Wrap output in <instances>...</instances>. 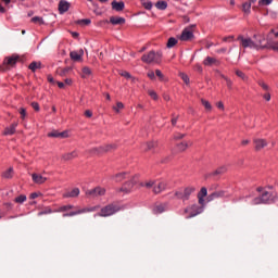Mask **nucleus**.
<instances>
[{
  "instance_id": "31",
  "label": "nucleus",
  "mask_w": 278,
  "mask_h": 278,
  "mask_svg": "<svg viewBox=\"0 0 278 278\" xmlns=\"http://www.w3.org/2000/svg\"><path fill=\"white\" fill-rule=\"evenodd\" d=\"M71 71H73V67H65V68L58 70L56 73L58 75H60V77H66V75H68Z\"/></svg>"
},
{
  "instance_id": "35",
  "label": "nucleus",
  "mask_w": 278,
  "mask_h": 278,
  "mask_svg": "<svg viewBox=\"0 0 278 278\" xmlns=\"http://www.w3.org/2000/svg\"><path fill=\"white\" fill-rule=\"evenodd\" d=\"M70 58H71V60H73L74 62H79V61H81V54H78L77 51H72V52L70 53Z\"/></svg>"
},
{
  "instance_id": "50",
  "label": "nucleus",
  "mask_w": 278,
  "mask_h": 278,
  "mask_svg": "<svg viewBox=\"0 0 278 278\" xmlns=\"http://www.w3.org/2000/svg\"><path fill=\"white\" fill-rule=\"evenodd\" d=\"M198 197H202V198L207 197V188L206 187H202L200 192L198 193Z\"/></svg>"
},
{
  "instance_id": "42",
  "label": "nucleus",
  "mask_w": 278,
  "mask_h": 278,
  "mask_svg": "<svg viewBox=\"0 0 278 278\" xmlns=\"http://www.w3.org/2000/svg\"><path fill=\"white\" fill-rule=\"evenodd\" d=\"M121 77H125V79H134V76L127 71H121L119 72Z\"/></svg>"
},
{
  "instance_id": "36",
  "label": "nucleus",
  "mask_w": 278,
  "mask_h": 278,
  "mask_svg": "<svg viewBox=\"0 0 278 278\" xmlns=\"http://www.w3.org/2000/svg\"><path fill=\"white\" fill-rule=\"evenodd\" d=\"M155 8H157V10H166L168 8V3L166 1H157Z\"/></svg>"
},
{
  "instance_id": "20",
  "label": "nucleus",
  "mask_w": 278,
  "mask_h": 278,
  "mask_svg": "<svg viewBox=\"0 0 278 278\" xmlns=\"http://www.w3.org/2000/svg\"><path fill=\"white\" fill-rule=\"evenodd\" d=\"M112 10H115V12H123L125 10V2L123 1H116L114 0L112 3Z\"/></svg>"
},
{
  "instance_id": "7",
  "label": "nucleus",
  "mask_w": 278,
  "mask_h": 278,
  "mask_svg": "<svg viewBox=\"0 0 278 278\" xmlns=\"http://www.w3.org/2000/svg\"><path fill=\"white\" fill-rule=\"evenodd\" d=\"M138 184V175L131 177L130 180L123 184L122 188L119 189L121 192H125V194H129L131 190H134V186Z\"/></svg>"
},
{
  "instance_id": "41",
  "label": "nucleus",
  "mask_w": 278,
  "mask_h": 278,
  "mask_svg": "<svg viewBox=\"0 0 278 278\" xmlns=\"http://www.w3.org/2000/svg\"><path fill=\"white\" fill-rule=\"evenodd\" d=\"M73 205L71 204H67V205H63V206H60L59 208H56V212H68V210H73Z\"/></svg>"
},
{
  "instance_id": "33",
  "label": "nucleus",
  "mask_w": 278,
  "mask_h": 278,
  "mask_svg": "<svg viewBox=\"0 0 278 278\" xmlns=\"http://www.w3.org/2000/svg\"><path fill=\"white\" fill-rule=\"evenodd\" d=\"M201 103H202L203 108L206 110V112H212L213 106H212V103H210V101L202 98Z\"/></svg>"
},
{
  "instance_id": "10",
  "label": "nucleus",
  "mask_w": 278,
  "mask_h": 278,
  "mask_svg": "<svg viewBox=\"0 0 278 278\" xmlns=\"http://www.w3.org/2000/svg\"><path fill=\"white\" fill-rule=\"evenodd\" d=\"M254 151L260 152L262 149H266L268 147V141L263 138H254L253 139Z\"/></svg>"
},
{
  "instance_id": "47",
  "label": "nucleus",
  "mask_w": 278,
  "mask_h": 278,
  "mask_svg": "<svg viewBox=\"0 0 278 278\" xmlns=\"http://www.w3.org/2000/svg\"><path fill=\"white\" fill-rule=\"evenodd\" d=\"M144 186L148 190H151V188H155V180H147Z\"/></svg>"
},
{
  "instance_id": "40",
  "label": "nucleus",
  "mask_w": 278,
  "mask_h": 278,
  "mask_svg": "<svg viewBox=\"0 0 278 278\" xmlns=\"http://www.w3.org/2000/svg\"><path fill=\"white\" fill-rule=\"evenodd\" d=\"M25 201H27V195L25 194H21L14 199V202L20 204L25 203Z\"/></svg>"
},
{
  "instance_id": "46",
  "label": "nucleus",
  "mask_w": 278,
  "mask_h": 278,
  "mask_svg": "<svg viewBox=\"0 0 278 278\" xmlns=\"http://www.w3.org/2000/svg\"><path fill=\"white\" fill-rule=\"evenodd\" d=\"M148 94H149V97H151V99H153V101H157V99H160V97L157 96V92H155V90H149Z\"/></svg>"
},
{
  "instance_id": "17",
  "label": "nucleus",
  "mask_w": 278,
  "mask_h": 278,
  "mask_svg": "<svg viewBox=\"0 0 278 278\" xmlns=\"http://www.w3.org/2000/svg\"><path fill=\"white\" fill-rule=\"evenodd\" d=\"M194 192H197L195 187H192V186L186 187L182 192L184 201H190V195Z\"/></svg>"
},
{
  "instance_id": "25",
  "label": "nucleus",
  "mask_w": 278,
  "mask_h": 278,
  "mask_svg": "<svg viewBox=\"0 0 278 278\" xmlns=\"http://www.w3.org/2000/svg\"><path fill=\"white\" fill-rule=\"evenodd\" d=\"M176 147L180 153H184L188 147H192V141H181L180 143H177Z\"/></svg>"
},
{
  "instance_id": "38",
  "label": "nucleus",
  "mask_w": 278,
  "mask_h": 278,
  "mask_svg": "<svg viewBox=\"0 0 278 278\" xmlns=\"http://www.w3.org/2000/svg\"><path fill=\"white\" fill-rule=\"evenodd\" d=\"M141 5H143L146 10H151V8H153V2L150 0H141Z\"/></svg>"
},
{
  "instance_id": "12",
  "label": "nucleus",
  "mask_w": 278,
  "mask_h": 278,
  "mask_svg": "<svg viewBox=\"0 0 278 278\" xmlns=\"http://www.w3.org/2000/svg\"><path fill=\"white\" fill-rule=\"evenodd\" d=\"M227 173V166H220L214 172L206 174L205 179H210V177H214L215 181L218 180V176L225 175Z\"/></svg>"
},
{
  "instance_id": "60",
  "label": "nucleus",
  "mask_w": 278,
  "mask_h": 278,
  "mask_svg": "<svg viewBox=\"0 0 278 278\" xmlns=\"http://www.w3.org/2000/svg\"><path fill=\"white\" fill-rule=\"evenodd\" d=\"M225 81H226L227 88L229 90H231V88L233 86V81H231V79H229V78H225Z\"/></svg>"
},
{
  "instance_id": "9",
  "label": "nucleus",
  "mask_w": 278,
  "mask_h": 278,
  "mask_svg": "<svg viewBox=\"0 0 278 278\" xmlns=\"http://www.w3.org/2000/svg\"><path fill=\"white\" fill-rule=\"evenodd\" d=\"M231 197L230 194H227V191L225 190H219V191H214L211 193L206 200L210 203L211 201H215V199H229Z\"/></svg>"
},
{
  "instance_id": "30",
  "label": "nucleus",
  "mask_w": 278,
  "mask_h": 278,
  "mask_svg": "<svg viewBox=\"0 0 278 278\" xmlns=\"http://www.w3.org/2000/svg\"><path fill=\"white\" fill-rule=\"evenodd\" d=\"M89 153H91L92 155H103L104 151H103V146H100L98 148H92Z\"/></svg>"
},
{
  "instance_id": "62",
  "label": "nucleus",
  "mask_w": 278,
  "mask_h": 278,
  "mask_svg": "<svg viewBox=\"0 0 278 278\" xmlns=\"http://www.w3.org/2000/svg\"><path fill=\"white\" fill-rule=\"evenodd\" d=\"M52 213H53V211H52L51 208H48V210H46V211L39 212V213H38V216H42V215H45V214H52Z\"/></svg>"
},
{
  "instance_id": "44",
  "label": "nucleus",
  "mask_w": 278,
  "mask_h": 278,
  "mask_svg": "<svg viewBox=\"0 0 278 278\" xmlns=\"http://www.w3.org/2000/svg\"><path fill=\"white\" fill-rule=\"evenodd\" d=\"M90 75H92V71L90 70V67L88 66L83 67V77H88Z\"/></svg>"
},
{
  "instance_id": "18",
  "label": "nucleus",
  "mask_w": 278,
  "mask_h": 278,
  "mask_svg": "<svg viewBox=\"0 0 278 278\" xmlns=\"http://www.w3.org/2000/svg\"><path fill=\"white\" fill-rule=\"evenodd\" d=\"M48 138H68V130H64L62 132L52 130L48 134Z\"/></svg>"
},
{
  "instance_id": "45",
  "label": "nucleus",
  "mask_w": 278,
  "mask_h": 278,
  "mask_svg": "<svg viewBox=\"0 0 278 278\" xmlns=\"http://www.w3.org/2000/svg\"><path fill=\"white\" fill-rule=\"evenodd\" d=\"M30 21L31 23H38L39 25H45V20H42V17L40 16H35Z\"/></svg>"
},
{
  "instance_id": "5",
  "label": "nucleus",
  "mask_w": 278,
  "mask_h": 278,
  "mask_svg": "<svg viewBox=\"0 0 278 278\" xmlns=\"http://www.w3.org/2000/svg\"><path fill=\"white\" fill-rule=\"evenodd\" d=\"M278 195L276 194L270 199V192L264 191L260 197H256L252 200L253 205H268V203H275L277 201Z\"/></svg>"
},
{
  "instance_id": "48",
  "label": "nucleus",
  "mask_w": 278,
  "mask_h": 278,
  "mask_svg": "<svg viewBox=\"0 0 278 278\" xmlns=\"http://www.w3.org/2000/svg\"><path fill=\"white\" fill-rule=\"evenodd\" d=\"M18 113L21 114V119L25 121V117L27 116V110L25 108H20Z\"/></svg>"
},
{
  "instance_id": "4",
  "label": "nucleus",
  "mask_w": 278,
  "mask_h": 278,
  "mask_svg": "<svg viewBox=\"0 0 278 278\" xmlns=\"http://www.w3.org/2000/svg\"><path fill=\"white\" fill-rule=\"evenodd\" d=\"M162 50L159 51H150L148 54H143L141 56V62H144V64H161L162 63Z\"/></svg>"
},
{
  "instance_id": "21",
  "label": "nucleus",
  "mask_w": 278,
  "mask_h": 278,
  "mask_svg": "<svg viewBox=\"0 0 278 278\" xmlns=\"http://www.w3.org/2000/svg\"><path fill=\"white\" fill-rule=\"evenodd\" d=\"M102 149L104 153H112L113 151H116V149H118V143H106L102 146Z\"/></svg>"
},
{
  "instance_id": "11",
  "label": "nucleus",
  "mask_w": 278,
  "mask_h": 278,
  "mask_svg": "<svg viewBox=\"0 0 278 278\" xmlns=\"http://www.w3.org/2000/svg\"><path fill=\"white\" fill-rule=\"evenodd\" d=\"M86 195L91 197L92 199L103 197L105 195V188L96 187L94 189L86 191Z\"/></svg>"
},
{
  "instance_id": "63",
  "label": "nucleus",
  "mask_w": 278,
  "mask_h": 278,
  "mask_svg": "<svg viewBox=\"0 0 278 278\" xmlns=\"http://www.w3.org/2000/svg\"><path fill=\"white\" fill-rule=\"evenodd\" d=\"M155 75H156V77H159L160 79H164V74H162V71L156 70V71H155Z\"/></svg>"
},
{
  "instance_id": "14",
  "label": "nucleus",
  "mask_w": 278,
  "mask_h": 278,
  "mask_svg": "<svg viewBox=\"0 0 278 278\" xmlns=\"http://www.w3.org/2000/svg\"><path fill=\"white\" fill-rule=\"evenodd\" d=\"M192 38H194V33L190 28H185L180 35V40L188 42V40H192Z\"/></svg>"
},
{
  "instance_id": "32",
  "label": "nucleus",
  "mask_w": 278,
  "mask_h": 278,
  "mask_svg": "<svg viewBox=\"0 0 278 278\" xmlns=\"http://www.w3.org/2000/svg\"><path fill=\"white\" fill-rule=\"evenodd\" d=\"M125 175H127V173L125 172L118 173L112 176V179H114L117 184H119V181H123L125 179Z\"/></svg>"
},
{
  "instance_id": "55",
  "label": "nucleus",
  "mask_w": 278,
  "mask_h": 278,
  "mask_svg": "<svg viewBox=\"0 0 278 278\" xmlns=\"http://www.w3.org/2000/svg\"><path fill=\"white\" fill-rule=\"evenodd\" d=\"M180 77L182 81H185V84H190V78L188 77V75H186L185 73H180Z\"/></svg>"
},
{
  "instance_id": "56",
  "label": "nucleus",
  "mask_w": 278,
  "mask_h": 278,
  "mask_svg": "<svg viewBox=\"0 0 278 278\" xmlns=\"http://www.w3.org/2000/svg\"><path fill=\"white\" fill-rule=\"evenodd\" d=\"M123 108H125V104H123V102H117L116 106H114L113 110H115L118 113V110H123Z\"/></svg>"
},
{
  "instance_id": "29",
  "label": "nucleus",
  "mask_w": 278,
  "mask_h": 278,
  "mask_svg": "<svg viewBox=\"0 0 278 278\" xmlns=\"http://www.w3.org/2000/svg\"><path fill=\"white\" fill-rule=\"evenodd\" d=\"M28 68L29 71H31L33 73H36V71H38V68H42V63L41 62H31L29 65H28Z\"/></svg>"
},
{
  "instance_id": "1",
  "label": "nucleus",
  "mask_w": 278,
  "mask_h": 278,
  "mask_svg": "<svg viewBox=\"0 0 278 278\" xmlns=\"http://www.w3.org/2000/svg\"><path fill=\"white\" fill-rule=\"evenodd\" d=\"M237 40L241 42L243 49H256L260 50L263 47L264 35H254L253 38H244V36L240 35Z\"/></svg>"
},
{
  "instance_id": "34",
  "label": "nucleus",
  "mask_w": 278,
  "mask_h": 278,
  "mask_svg": "<svg viewBox=\"0 0 278 278\" xmlns=\"http://www.w3.org/2000/svg\"><path fill=\"white\" fill-rule=\"evenodd\" d=\"M177 42H179V41L177 40V38L170 37V38L167 40V43H166L167 49H173V47H175V46L177 45Z\"/></svg>"
},
{
  "instance_id": "52",
  "label": "nucleus",
  "mask_w": 278,
  "mask_h": 278,
  "mask_svg": "<svg viewBox=\"0 0 278 278\" xmlns=\"http://www.w3.org/2000/svg\"><path fill=\"white\" fill-rule=\"evenodd\" d=\"M164 212V205H157L154 207V214H162Z\"/></svg>"
},
{
  "instance_id": "27",
  "label": "nucleus",
  "mask_w": 278,
  "mask_h": 278,
  "mask_svg": "<svg viewBox=\"0 0 278 278\" xmlns=\"http://www.w3.org/2000/svg\"><path fill=\"white\" fill-rule=\"evenodd\" d=\"M110 23L112 25H125V18L124 17H118V16H111L110 17Z\"/></svg>"
},
{
  "instance_id": "61",
  "label": "nucleus",
  "mask_w": 278,
  "mask_h": 278,
  "mask_svg": "<svg viewBox=\"0 0 278 278\" xmlns=\"http://www.w3.org/2000/svg\"><path fill=\"white\" fill-rule=\"evenodd\" d=\"M39 197H42V193L33 192V193H30L29 199H38Z\"/></svg>"
},
{
  "instance_id": "54",
  "label": "nucleus",
  "mask_w": 278,
  "mask_h": 278,
  "mask_svg": "<svg viewBox=\"0 0 278 278\" xmlns=\"http://www.w3.org/2000/svg\"><path fill=\"white\" fill-rule=\"evenodd\" d=\"M184 138H186V134L177 132L174 136V140H184Z\"/></svg>"
},
{
  "instance_id": "15",
  "label": "nucleus",
  "mask_w": 278,
  "mask_h": 278,
  "mask_svg": "<svg viewBox=\"0 0 278 278\" xmlns=\"http://www.w3.org/2000/svg\"><path fill=\"white\" fill-rule=\"evenodd\" d=\"M71 10V3L66 0H60L59 2V14H65Z\"/></svg>"
},
{
  "instance_id": "24",
  "label": "nucleus",
  "mask_w": 278,
  "mask_h": 278,
  "mask_svg": "<svg viewBox=\"0 0 278 278\" xmlns=\"http://www.w3.org/2000/svg\"><path fill=\"white\" fill-rule=\"evenodd\" d=\"M16 127H18V124L13 123L10 127L4 129L3 136H14V134H16Z\"/></svg>"
},
{
  "instance_id": "19",
  "label": "nucleus",
  "mask_w": 278,
  "mask_h": 278,
  "mask_svg": "<svg viewBox=\"0 0 278 278\" xmlns=\"http://www.w3.org/2000/svg\"><path fill=\"white\" fill-rule=\"evenodd\" d=\"M31 179L34 181V184H37L38 186H42V184H45L47 181V177H43L42 175L40 174H31Z\"/></svg>"
},
{
  "instance_id": "49",
  "label": "nucleus",
  "mask_w": 278,
  "mask_h": 278,
  "mask_svg": "<svg viewBox=\"0 0 278 278\" xmlns=\"http://www.w3.org/2000/svg\"><path fill=\"white\" fill-rule=\"evenodd\" d=\"M236 75H237V77H240V79H242L243 81H247V79H248L247 75H244L243 72L240 70L236 71Z\"/></svg>"
},
{
  "instance_id": "16",
  "label": "nucleus",
  "mask_w": 278,
  "mask_h": 278,
  "mask_svg": "<svg viewBox=\"0 0 278 278\" xmlns=\"http://www.w3.org/2000/svg\"><path fill=\"white\" fill-rule=\"evenodd\" d=\"M204 66H220V61L216 58L206 56L203 61Z\"/></svg>"
},
{
  "instance_id": "53",
  "label": "nucleus",
  "mask_w": 278,
  "mask_h": 278,
  "mask_svg": "<svg viewBox=\"0 0 278 278\" xmlns=\"http://www.w3.org/2000/svg\"><path fill=\"white\" fill-rule=\"evenodd\" d=\"M174 197L175 199H179L180 201H184V192L181 191H175Z\"/></svg>"
},
{
  "instance_id": "8",
  "label": "nucleus",
  "mask_w": 278,
  "mask_h": 278,
  "mask_svg": "<svg viewBox=\"0 0 278 278\" xmlns=\"http://www.w3.org/2000/svg\"><path fill=\"white\" fill-rule=\"evenodd\" d=\"M97 210H99V206L85 207L77 211H72L70 213H64L63 218H66L68 216H77L79 214H86V212H97Z\"/></svg>"
},
{
  "instance_id": "57",
  "label": "nucleus",
  "mask_w": 278,
  "mask_h": 278,
  "mask_svg": "<svg viewBox=\"0 0 278 278\" xmlns=\"http://www.w3.org/2000/svg\"><path fill=\"white\" fill-rule=\"evenodd\" d=\"M30 105L35 112H40V104H38V102H31Z\"/></svg>"
},
{
  "instance_id": "39",
  "label": "nucleus",
  "mask_w": 278,
  "mask_h": 278,
  "mask_svg": "<svg viewBox=\"0 0 278 278\" xmlns=\"http://www.w3.org/2000/svg\"><path fill=\"white\" fill-rule=\"evenodd\" d=\"M155 147H157V142L149 141L146 143V151H151L152 149H155Z\"/></svg>"
},
{
  "instance_id": "28",
  "label": "nucleus",
  "mask_w": 278,
  "mask_h": 278,
  "mask_svg": "<svg viewBox=\"0 0 278 278\" xmlns=\"http://www.w3.org/2000/svg\"><path fill=\"white\" fill-rule=\"evenodd\" d=\"M2 179H12L14 177V168L10 167L1 174Z\"/></svg>"
},
{
  "instance_id": "26",
  "label": "nucleus",
  "mask_w": 278,
  "mask_h": 278,
  "mask_svg": "<svg viewBox=\"0 0 278 278\" xmlns=\"http://www.w3.org/2000/svg\"><path fill=\"white\" fill-rule=\"evenodd\" d=\"M166 190V182L161 181L157 184V186L153 187L154 194H160L161 192H164Z\"/></svg>"
},
{
  "instance_id": "51",
  "label": "nucleus",
  "mask_w": 278,
  "mask_h": 278,
  "mask_svg": "<svg viewBox=\"0 0 278 278\" xmlns=\"http://www.w3.org/2000/svg\"><path fill=\"white\" fill-rule=\"evenodd\" d=\"M198 203L202 210H205V198L203 197H198Z\"/></svg>"
},
{
  "instance_id": "13",
  "label": "nucleus",
  "mask_w": 278,
  "mask_h": 278,
  "mask_svg": "<svg viewBox=\"0 0 278 278\" xmlns=\"http://www.w3.org/2000/svg\"><path fill=\"white\" fill-rule=\"evenodd\" d=\"M203 206H199V204H193L190 206V213L186 216V218H194V216L203 214Z\"/></svg>"
},
{
  "instance_id": "23",
  "label": "nucleus",
  "mask_w": 278,
  "mask_h": 278,
  "mask_svg": "<svg viewBox=\"0 0 278 278\" xmlns=\"http://www.w3.org/2000/svg\"><path fill=\"white\" fill-rule=\"evenodd\" d=\"M79 197V188H74L72 191L65 192L63 194L64 199H75Z\"/></svg>"
},
{
  "instance_id": "43",
  "label": "nucleus",
  "mask_w": 278,
  "mask_h": 278,
  "mask_svg": "<svg viewBox=\"0 0 278 278\" xmlns=\"http://www.w3.org/2000/svg\"><path fill=\"white\" fill-rule=\"evenodd\" d=\"M90 23H92V21H90V18H84V20L76 21V25H90Z\"/></svg>"
},
{
  "instance_id": "58",
  "label": "nucleus",
  "mask_w": 278,
  "mask_h": 278,
  "mask_svg": "<svg viewBox=\"0 0 278 278\" xmlns=\"http://www.w3.org/2000/svg\"><path fill=\"white\" fill-rule=\"evenodd\" d=\"M273 3V0H260L258 5H270Z\"/></svg>"
},
{
  "instance_id": "22",
  "label": "nucleus",
  "mask_w": 278,
  "mask_h": 278,
  "mask_svg": "<svg viewBox=\"0 0 278 278\" xmlns=\"http://www.w3.org/2000/svg\"><path fill=\"white\" fill-rule=\"evenodd\" d=\"M75 157H78L76 150H74L72 152L64 153L62 155V160H64V162H71V160H75Z\"/></svg>"
},
{
  "instance_id": "6",
  "label": "nucleus",
  "mask_w": 278,
  "mask_h": 278,
  "mask_svg": "<svg viewBox=\"0 0 278 278\" xmlns=\"http://www.w3.org/2000/svg\"><path fill=\"white\" fill-rule=\"evenodd\" d=\"M20 56L16 54H12L11 56H7L3 61V64L0 65V71L5 73V71H10V66H16V62H18Z\"/></svg>"
},
{
  "instance_id": "37",
  "label": "nucleus",
  "mask_w": 278,
  "mask_h": 278,
  "mask_svg": "<svg viewBox=\"0 0 278 278\" xmlns=\"http://www.w3.org/2000/svg\"><path fill=\"white\" fill-rule=\"evenodd\" d=\"M242 11L244 14H251V2H244L242 4Z\"/></svg>"
},
{
  "instance_id": "3",
  "label": "nucleus",
  "mask_w": 278,
  "mask_h": 278,
  "mask_svg": "<svg viewBox=\"0 0 278 278\" xmlns=\"http://www.w3.org/2000/svg\"><path fill=\"white\" fill-rule=\"evenodd\" d=\"M121 210H123L121 203L112 202L103 206L98 213V216H101L102 218H108V216H114V214H118Z\"/></svg>"
},
{
  "instance_id": "64",
  "label": "nucleus",
  "mask_w": 278,
  "mask_h": 278,
  "mask_svg": "<svg viewBox=\"0 0 278 278\" xmlns=\"http://www.w3.org/2000/svg\"><path fill=\"white\" fill-rule=\"evenodd\" d=\"M148 77H149L150 79H155V72H154V71H150V72L148 73Z\"/></svg>"
},
{
  "instance_id": "2",
  "label": "nucleus",
  "mask_w": 278,
  "mask_h": 278,
  "mask_svg": "<svg viewBox=\"0 0 278 278\" xmlns=\"http://www.w3.org/2000/svg\"><path fill=\"white\" fill-rule=\"evenodd\" d=\"M262 49H271L278 52V30L271 29L267 38L263 36Z\"/></svg>"
},
{
  "instance_id": "59",
  "label": "nucleus",
  "mask_w": 278,
  "mask_h": 278,
  "mask_svg": "<svg viewBox=\"0 0 278 278\" xmlns=\"http://www.w3.org/2000/svg\"><path fill=\"white\" fill-rule=\"evenodd\" d=\"M258 86H261V88H263V90L268 91L269 87L266 85V83H264L263 80L258 81Z\"/></svg>"
}]
</instances>
